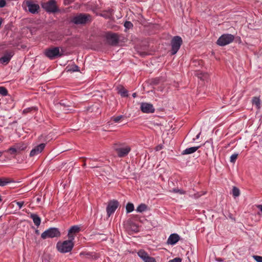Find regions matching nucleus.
<instances>
[{
    "label": "nucleus",
    "instance_id": "obj_1",
    "mask_svg": "<svg viewBox=\"0 0 262 262\" xmlns=\"http://www.w3.org/2000/svg\"><path fill=\"white\" fill-rule=\"evenodd\" d=\"M64 50L62 48L53 47L47 49L45 51V55L50 59L61 57L64 55Z\"/></svg>",
    "mask_w": 262,
    "mask_h": 262
},
{
    "label": "nucleus",
    "instance_id": "obj_2",
    "mask_svg": "<svg viewBox=\"0 0 262 262\" xmlns=\"http://www.w3.org/2000/svg\"><path fill=\"white\" fill-rule=\"evenodd\" d=\"M71 21L75 25H84L91 21V16L88 14L80 13L73 16Z\"/></svg>",
    "mask_w": 262,
    "mask_h": 262
},
{
    "label": "nucleus",
    "instance_id": "obj_3",
    "mask_svg": "<svg viewBox=\"0 0 262 262\" xmlns=\"http://www.w3.org/2000/svg\"><path fill=\"white\" fill-rule=\"evenodd\" d=\"M74 246L73 240L65 241L62 243H58L56 245L57 250L61 253H68L70 252Z\"/></svg>",
    "mask_w": 262,
    "mask_h": 262
},
{
    "label": "nucleus",
    "instance_id": "obj_4",
    "mask_svg": "<svg viewBox=\"0 0 262 262\" xmlns=\"http://www.w3.org/2000/svg\"><path fill=\"white\" fill-rule=\"evenodd\" d=\"M60 232L58 228H50L42 233L41 237L42 239H46L47 238L57 237L60 236Z\"/></svg>",
    "mask_w": 262,
    "mask_h": 262
},
{
    "label": "nucleus",
    "instance_id": "obj_5",
    "mask_svg": "<svg viewBox=\"0 0 262 262\" xmlns=\"http://www.w3.org/2000/svg\"><path fill=\"white\" fill-rule=\"evenodd\" d=\"M234 39V35L231 34H224L219 38L216 43L220 46H225L231 43Z\"/></svg>",
    "mask_w": 262,
    "mask_h": 262
},
{
    "label": "nucleus",
    "instance_id": "obj_6",
    "mask_svg": "<svg viewBox=\"0 0 262 262\" xmlns=\"http://www.w3.org/2000/svg\"><path fill=\"white\" fill-rule=\"evenodd\" d=\"M182 43V39L179 36H174L171 40V54L174 55L179 51Z\"/></svg>",
    "mask_w": 262,
    "mask_h": 262
},
{
    "label": "nucleus",
    "instance_id": "obj_7",
    "mask_svg": "<svg viewBox=\"0 0 262 262\" xmlns=\"http://www.w3.org/2000/svg\"><path fill=\"white\" fill-rule=\"evenodd\" d=\"M42 8L49 12H55L58 11L56 1H46L42 3Z\"/></svg>",
    "mask_w": 262,
    "mask_h": 262
},
{
    "label": "nucleus",
    "instance_id": "obj_8",
    "mask_svg": "<svg viewBox=\"0 0 262 262\" xmlns=\"http://www.w3.org/2000/svg\"><path fill=\"white\" fill-rule=\"evenodd\" d=\"M137 254L144 262H156L155 258L149 256L148 253L144 250H140L138 252Z\"/></svg>",
    "mask_w": 262,
    "mask_h": 262
},
{
    "label": "nucleus",
    "instance_id": "obj_9",
    "mask_svg": "<svg viewBox=\"0 0 262 262\" xmlns=\"http://www.w3.org/2000/svg\"><path fill=\"white\" fill-rule=\"evenodd\" d=\"M119 203L116 200H113L110 201L106 207L107 214L110 216L116 210L118 207Z\"/></svg>",
    "mask_w": 262,
    "mask_h": 262
},
{
    "label": "nucleus",
    "instance_id": "obj_10",
    "mask_svg": "<svg viewBox=\"0 0 262 262\" xmlns=\"http://www.w3.org/2000/svg\"><path fill=\"white\" fill-rule=\"evenodd\" d=\"M23 6H27L28 10L30 12L33 14L37 13L39 9V6L38 4L33 3V1H26V4H23Z\"/></svg>",
    "mask_w": 262,
    "mask_h": 262
},
{
    "label": "nucleus",
    "instance_id": "obj_11",
    "mask_svg": "<svg viewBox=\"0 0 262 262\" xmlns=\"http://www.w3.org/2000/svg\"><path fill=\"white\" fill-rule=\"evenodd\" d=\"M140 109L144 113H153L155 112V108L152 104L146 102H142L140 105Z\"/></svg>",
    "mask_w": 262,
    "mask_h": 262
},
{
    "label": "nucleus",
    "instance_id": "obj_12",
    "mask_svg": "<svg viewBox=\"0 0 262 262\" xmlns=\"http://www.w3.org/2000/svg\"><path fill=\"white\" fill-rule=\"evenodd\" d=\"M79 255L81 258L90 260H95L99 257V255L95 252H81Z\"/></svg>",
    "mask_w": 262,
    "mask_h": 262
},
{
    "label": "nucleus",
    "instance_id": "obj_13",
    "mask_svg": "<svg viewBox=\"0 0 262 262\" xmlns=\"http://www.w3.org/2000/svg\"><path fill=\"white\" fill-rule=\"evenodd\" d=\"M115 149L119 157L126 156L130 151V148L128 146L115 148Z\"/></svg>",
    "mask_w": 262,
    "mask_h": 262
},
{
    "label": "nucleus",
    "instance_id": "obj_14",
    "mask_svg": "<svg viewBox=\"0 0 262 262\" xmlns=\"http://www.w3.org/2000/svg\"><path fill=\"white\" fill-rule=\"evenodd\" d=\"M46 146L45 143H41L37 146H36L34 148H33L30 153V157H34L35 156H37L43 150Z\"/></svg>",
    "mask_w": 262,
    "mask_h": 262
},
{
    "label": "nucleus",
    "instance_id": "obj_15",
    "mask_svg": "<svg viewBox=\"0 0 262 262\" xmlns=\"http://www.w3.org/2000/svg\"><path fill=\"white\" fill-rule=\"evenodd\" d=\"M106 39L108 42L112 45H116L118 42L119 37L116 33H107Z\"/></svg>",
    "mask_w": 262,
    "mask_h": 262
},
{
    "label": "nucleus",
    "instance_id": "obj_16",
    "mask_svg": "<svg viewBox=\"0 0 262 262\" xmlns=\"http://www.w3.org/2000/svg\"><path fill=\"white\" fill-rule=\"evenodd\" d=\"M13 56V53L12 52L6 53L2 57L0 58V63L5 65L7 64Z\"/></svg>",
    "mask_w": 262,
    "mask_h": 262
},
{
    "label": "nucleus",
    "instance_id": "obj_17",
    "mask_svg": "<svg viewBox=\"0 0 262 262\" xmlns=\"http://www.w3.org/2000/svg\"><path fill=\"white\" fill-rule=\"evenodd\" d=\"M80 231V228L78 226H72L68 231V237L69 239L74 240L75 234Z\"/></svg>",
    "mask_w": 262,
    "mask_h": 262
},
{
    "label": "nucleus",
    "instance_id": "obj_18",
    "mask_svg": "<svg viewBox=\"0 0 262 262\" xmlns=\"http://www.w3.org/2000/svg\"><path fill=\"white\" fill-rule=\"evenodd\" d=\"M180 239L179 235L177 233L171 234L167 239V244L173 245H175Z\"/></svg>",
    "mask_w": 262,
    "mask_h": 262
},
{
    "label": "nucleus",
    "instance_id": "obj_19",
    "mask_svg": "<svg viewBox=\"0 0 262 262\" xmlns=\"http://www.w3.org/2000/svg\"><path fill=\"white\" fill-rule=\"evenodd\" d=\"M30 217L33 220L34 224L38 227L41 223V219L39 216L35 213H31L30 214Z\"/></svg>",
    "mask_w": 262,
    "mask_h": 262
},
{
    "label": "nucleus",
    "instance_id": "obj_20",
    "mask_svg": "<svg viewBox=\"0 0 262 262\" xmlns=\"http://www.w3.org/2000/svg\"><path fill=\"white\" fill-rule=\"evenodd\" d=\"M199 147H200V146H195V147H191L187 148L185 149V150H184L182 152V154L184 155H189V154L194 153L199 148Z\"/></svg>",
    "mask_w": 262,
    "mask_h": 262
},
{
    "label": "nucleus",
    "instance_id": "obj_21",
    "mask_svg": "<svg viewBox=\"0 0 262 262\" xmlns=\"http://www.w3.org/2000/svg\"><path fill=\"white\" fill-rule=\"evenodd\" d=\"M4 151L10 153V154L14 156V157L19 154L15 145L10 147L7 150H5Z\"/></svg>",
    "mask_w": 262,
    "mask_h": 262
},
{
    "label": "nucleus",
    "instance_id": "obj_22",
    "mask_svg": "<svg viewBox=\"0 0 262 262\" xmlns=\"http://www.w3.org/2000/svg\"><path fill=\"white\" fill-rule=\"evenodd\" d=\"M147 209V206L145 204H140L136 208V211L137 212H143L146 211Z\"/></svg>",
    "mask_w": 262,
    "mask_h": 262
},
{
    "label": "nucleus",
    "instance_id": "obj_23",
    "mask_svg": "<svg viewBox=\"0 0 262 262\" xmlns=\"http://www.w3.org/2000/svg\"><path fill=\"white\" fill-rule=\"evenodd\" d=\"M12 181L9 178H0V186H4L10 183Z\"/></svg>",
    "mask_w": 262,
    "mask_h": 262
},
{
    "label": "nucleus",
    "instance_id": "obj_24",
    "mask_svg": "<svg viewBox=\"0 0 262 262\" xmlns=\"http://www.w3.org/2000/svg\"><path fill=\"white\" fill-rule=\"evenodd\" d=\"M252 103L253 105H255L257 108H259L260 107V100L258 97H254L252 99Z\"/></svg>",
    "mask_w": 262,
    "mask_h": 262
},
{
    "label": "nucleus",
    "instance_id": "obj_25",
    "mask_svg": "<svg viewBox=\"0 0 262 262\" xmlns=\"http://www.w3.org/2000/svg\"><path fill=\"white\" fill-rule=\"evenodd\" d=\"M19 153L26 148V146L23 143H18L14 145Z\"/></svg>",
    "mask_w": 262,
    "mask_h": 262
},
{
    "label": "nucleus",
    "instance_id": "obj_26",
    "mask_svg": "<svg viewBox=\"0 0 262 262\" xmlns=\"http://www.w3.org/2000/svg\"><path fill=\"white\" fill-rule=\"evenodd\" d=\"M134 210V205L133 203H128L126 206L127 213H130Z\"/></svg>",
    "mask_w": 262,
    "mask_h": 262
},
{
    "label": "nucleus",
    "instance_id": "obj_27",
    "mask_svg": "<svg viewBox=\"0 0 262 262\" xmlns=\"http://www.w3.org/2000/svg\"><path fill=\"white\" fill-rule=\"evenodd\" d=\"M232 194L234 198L238 196L240 194L239 189L236 187L234 186L232 188Z\"/></svg>",
    "mask_w": 262,
    "mask_h": 262
},
{
    "label": "nucleus",
    "instance_id": "obj_28",
    "mask_svg": "<svg viewBox=\"0 0 262 262\" xmlns=\"http://www.w3.org/2000/svg\"><path fill=\"white\" fill-rule=\"evenodd\" d=\"M170 192L173 193H178L180 194H184L186 193V191H184L183 189L179 188H173L172 190H170Z\"/></svg>",
    "mask_w": 262,
    "mask_h": 262
},
{
    "label": "nucleus",
    "instance_id": "obj_29",
    "mask_svg": "<svg viewBox=\"0 0 262 262\" xmlns=\"http://www.w3.org/2000/svg\"><path fill=\"white\" fill-rule=\"evenodd\" d=\"M124 117L123 115H120L116 117H112L111 120L115 123H119Z\"/></svg>",
    "mask_w": 262,
    "mask_h": 262
},
{
    "label": "nucleus",
    "instance_id": "obj_30",
    "mask_svg": "<svg viewBox=\"0 0 262 262\" xmlns=\"http://www.w3.org/2000/svg\"><path fill=\"white\" fill-rule=\"evenodd\" d=\"M79 71V68L78 67V66H77L75 64L72 65L71 66V67L70 68V69H68V71H71V72H77V71Z\"/></svg>",
    "mask_w": 262,
    "mask_h": 262
},
{
    "label": "nucleus",
    "instance_id": "obj_31",
    "mask_svg": "<svg viewBox=\"0 0 262 262\" xmlns=\"http://www.w3.org/2000/svg\"><path fill=\"white\" fill-rule=\"evenodd\" d=\"M37 110V107L35 106L28 107L24 110L23 113L26 114L32 111H36Z\"/></svg>",
    "mask_w": 262,
    "mask_h": 262
},
{
    "label": "nucleus",
    "instance_id": "obj_32",
    "mask_svg": "<svg viewBox=\"0 0 262 262\" xmlns=\"http://www.w3.org/2000/svg\"><path fill=\"white\" fill-rule=\"evenodd\" d=\"M119 93L122 97L127 96V91L124 88H121V89H120L119 91Z\"/></svg>",
    "mask_w": 262,
    "mask_h": 262
},
{
    "label": "nucleus",
    "instance_id": "obj_33",
    "mask_svg": "<svg viewBox=\"0 0 262 262\" xmlns=\"http://www.w3.org/2000/svg\"><path fill=\"white\" fill-rule=\"evenodd\" d=\"M238 155V154L237 153H234V154H232L230 156V162L233 163H235V162L237 158Z\"/></svg>",
    "mask_w": 262,
    "mask_h": 262
},
{
    "label": "nucleus",
    "instance_id": "obj_34",
    "mask_svg": "<svg viewBox=\"0 0 262 262\" xmlns=\"http://www.w3.org/2000/svg\"><path fill=\"white\" fill-rule=\"evenodd\" d=\"M8 91L7 89L3 86L0 87V94L3 96H6L7 95Z\"/></svg>",
    "mask_w": 262,
    "mask_h": 262
},
{
    "label": "nucleus",
    "instance_id": "obj_35",
    "mask_svg": "<svg viewBox=\"0 0 262 262\" xmlns=\"http://www.w3.org/2000/svg\"><path fill=\"white\" fill-rule=\"evenodd\" d=\"M253 258L257 262H262V256L253 255Z\"/></svg>",
    "mask_w": 262,
    "mask_h": 262
},
{
    "label": "nucleus",
    "instance_id": "obj_36",
    "mask_svg": "<svg viewBox=\"0 0 262 262\" xmlns=\"http://www.w3.org/2000/svg\"><path fill=\"white\" fill-rule=\"evenodd\" d=\"M124 26L127 29H130L133 26L132 23L130 21H125Z\"/></svg>",
    "mask_w": 262,
    "mask_h": 262
},
{
    "label": "nucleus",
    "instance_id": "obj_37",
    "mask_svg": "<svg viewBox=\"0 0 262 262\" xmlns=\"http://www.w3.org/2000/svg\"><path fill=\"white\" fill-rule=\"evenodd\" d=\"M16 204L18 206L19 208L20 209L23 206L24 202L23 201L16 202Z\"/></svg>",
    "mask_w": 262,
    "mask_h": 262
},
{
    "label": "nucleus",
    "instance_id": "obj_38",
    "mask_svg": "<svg viewBox=\"0 0 262 262\" xmlns=\"http://www.w3.org/2000/svg\"><path fill=\"white\" fill-rule=\"evenodd\" d=\"M6 5V1H0V8H3Z\"/></svg>",
    "mask_w": 262,
    "mask_h": 262
},
{
    "label": "nucleus",
    "instance_id": "obj_39",
    "mask_svg": "<svg viewBox=\"0 0 262 262\" xmlns=\"http://www.w3.org/2000/svg\"><path fill=\"white\" fill-rule=\"evenodd\" d=\"M257 208H258L262 212V205H258L257 206Z\"/></svg>",
    "mask_w": 262,
    "mask_h": 262
},
{
    "label": "nucleus",
    "instance_id": "obj_40",
    "mask_svg": "<svg viewBox=\"0 0 262 262\" xmlns=\"http://www.w3.org/2000/svg\"><path fill=\"white\" fill-rule=\"evenodd\" d=\"M200 135H201V133H199V134L196 136L195 139H198L200 138Z\"/></svg>",
    "mask_w": 262,
    "mask_h": 262
},
{
    "label": "nucleus",
    "instance_id": "obj_41",
    "mask_svg": "<svg viewBox=\"0 0 262 262\" xmlns=\"http://www.w3.org/2000/svg\"><path fill=\"white\" fill-rule=\"evenodd\" d=\"M4 151H0V157L3 155V154L4 152Z\"/></svg>",
    "mask_w": 262,
    "mask_h": 262
},
{
    "label": "nucleus",
    "instance_id": "obj_42",
    "mask_svg": "<svg viewBox=\"0 0 262 262\" xmlns=\"http://www.w3.org/2000/svg\"><path fill=\"white\" fill-rule=\"evenodd\" d=\"M35 232H36V234H39V230H36L35 231Z\"/></svg>",
    "mask_w": 262,
    "mask_h": 262
},
{
    "label": "nucleus",
    "instance_id": "obj_43",
    "mask_svg": "<svg viewBox=\"0 0 262 262\" xmlns=\"http://www.w3.org/2000/svg\"><path fill=\"white\" fill-rule=\"evenodd\" d=\"M133 97H134V98H135V97H136V93H134V94H133Z\"/></svg>",
    "mask_w": 262,
    "mask_h": 262
},
{
    "label": "nucleus",
    "instance_id": "obj_44",
    "mask_svg": "<svg viewBox=\"0 0 262 262\" xmlns=\"http://www.w3.org/2000/svg\"><path fill=\"white\" fill-rule=\"evenodd\" d=\"M40 201V198H38L37 199V202H39Z\"/></svg>",
    "mask_w": 262,
    "mask_h": 262
},
{
    "label": "nucleus",
    "instance_id": "obj_45",
    "mask_svg": "<svg viewBox=\"0 0 262 262\" xmlns=\"http://www.w3.org/2000/svg\"><path fill=\"white\" fill-rule=\"evenodd\" d=\"M194 197L195 198H198V196H195V195H194Z\"/></svg>",
    "mask_w": 262,
    "mask_h": 262
},
{
    "label": "nucleus",
    "instance_id": "obj_46",
    "mask_svg": "<svg viewBox=\"0 0 262 262\" xmlns=\"http://www.w3.org/2000/svg\"><path fill=\"white\" fill-rule=\"evenodd\" d=\"M68 3H67V4H70V3H69V2H70V1H68Z\"/></svg>",
    "mask_w": 262,
    "mask_h": 262
}]
</instances>
